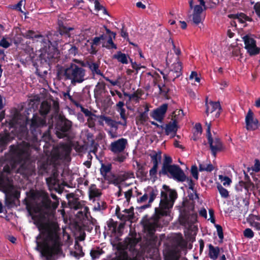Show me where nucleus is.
<instances>
[{
	"mask_svg": "<svg viewBox=\"0 0 260 260\" xmlns=\"http://www.w3.org/2000/svg\"><path fill=\"white\" fill-rule=\"evenodd\" d=\"M162 188L166 191L169 192V201L172 202L174 204L175 200L177 198V193L175 190L171 189L169 187L166 185H164Z\"/></svg>",
	"mask_w": 260,
	"mask_h": 260,
	"instance_id": "f704fd0d",
	"label": "nucleus"
},
{
	"mask_svg": "<svg viewBox=\"0 0 260 260\" xmlns=\"http://www.w3.org/2000/svg\"><path fill=\"white\" fill-rule=\"evenodd\" d=\"M46 183L48 185V186L53 187L56 185L58 180L55 177L54 175H53L47 178L46 179Z\"/></svg>",
	"mask_w": 260,
	"mask_h": 260,
	"instance_id": "a18cd8bd",
	"label": "nucleus"
},
{
	"mask_svg": "<svg viewBox=\"0 0 260 260\" xmlns=\"http://www.w3.org/2000/svg\"><path fill=\"white\" fill-rule=\"evenodd\" d=\"M103 250H101V251L100 250H94V249H92L91 251H90V256H91L92 258L93 259H95L96 258H98L100 256V255L103 253Z\"/></svg>",
	"mask_w": 260,
	"mask_h": 260,
	"instance_id": "3c124183",
	"label": "nucleus"
},
{
	"mask_svg": "<svg viewBox=\"0 0 260 260\" xmlns=\"http://www.w3.org/2000/svg\"><path fill=\"white\" fill-rule=\"evenodd\" d=\"M107 225L109 230L111 231V233L116 235V227L117 226V222L114 221L112 218L109 219L107 221Z\"/></svg>",
	"mask_w": 260,
	"mask_h": 260,
	"instance_id": "a19ab883",
	"label": "nucleus"
},
{
	"mask_svg": "<svg viewBox=\"0 0 260 260\" xmlns=\"http://www.w3.org/2000/svg\"><path fill=\"white\" fill-rule=\"evenodd\" d=\"M207 137L212 155L216 157L218 152L221 151L223 148L222 143L219 138L213 139L211 133V124H209L207 129Z\"/></svg>",
	"mask_w": 260,
	"mask_h": 260,
	"instance_id": "f8f14e48",
	"label": "nucleus"
},
{
	"mask_svg": "<svg viewBox=\"0 0 260 260\" xmlns=\"http://www.w3.org/2000/svg\"><path fill=\"white\" fill-rule=\"evenodd\" d=\"M148 74L152 76L153 81V84L154 86L160 84L159 82L161 81V76L156 72H154L153 74H151L150 72L148 73Z\"/></svg>",
	"mask_w": 260,
	"mask_h": 260,
	"instance_id": "49530a36",
	"label": "nucleus"
},
{
	"mask_svg": "<svg viewBox=\"0 0 260 260\" xmlns=\"http://www.w3.org/2000/svg\"><path fill=\"white\" fill-rule=\"evenodd\" d=\"M67 198L68 200V204L72 209L78 210L82 209L83 204L79 201L78 198H75L73 193L67 194Z\"/></svg>",
	"mask_w": 260,
	"mask_h": 260,
	"instance_id": "412c9836",
	"label": "nucleus"
},
{
	"mask_svg": "<svg viewBox=\"0 0 260 260\" xmlns=\"http://www.w3.org/2000/svg\"><path fill=\"white\" fill-rule=\"evenodd\" d=\"M146 192H147L149 197L148 201L149 203H152L158 194V190L156 186H148Z\"/></svg>",
	"mask_w": 260,
	"mask_h": 260,
	"instance_id": "7c9ffc66",
	"label": "nucleus"
},
{
	"mask_svg": "<svg viewBox=\"0 0 260 260\" xmlns=\"http://www.w3.org/2000/svg\"><path fill=\"white\" fill-rule=\"evenodd\" d=\"M14 153L16 156L13 158V164H12V169H14L15 167V164H20L23 160V155L24 154V150L22 149L16 148L14 151Z\"/></svg>",
	"mask_w": 260,
	"mask_h": 260,
	"instance_id": "393cba45",
	"label": "nucleus"
},
{
	"mask_svg": "<svg viewBox=\"0 0 260 260\" xmlns=\"http://www.w3.org/2000/svg\"><path fill=\"white\" fill-rule=\"evenodd\" d=\"M182 69V63L179 61V57H178L177 58V62L173 63V68L171 70L173 71V72L176 74L181 75Z\"/></svg>",
	"mask_w": 260,
	"mask_h": 260,
	"instance_id": "79ce46f5",
	"label": "nucleus"
},
{
	"mask_svg": "<svg viewBox=\"0 0 260 260\" xmlns=\"http://www.w3.org/2000/svg\"><path fill=\"white\" fill-rule=\"evenodd\" d=\"M74 30L72 27H67L63 25H59L58 31H51L47 32L45 36L41 35L39 32L32 30H28L22 34V36L28 39L37 41H46L47 45L58 49V45L65 43L68 38L71 37L70 31Z\"/></svg>",
	"mask_w": 260,
	"mask_h": 260,
	"instance_id": "7ed1b4c3",
	"label": "nucleus"
},
{
	"mask_svg": "<svg viewBox=\"0 0 260 260\" xmlns=\"http://www.w3.org/2000/svg\"><path fill=\"white\" fill-rule=\"evenodd\" d=\"M89 198L90 201L94 202L95 201V198H98L102 195V192L101 190L96 187V186L94 184L90 185L89 190Z\"/></svg>",
	"mask_w": 260,
	"mask_h": 260,
	"instance_id": "cd10ccee",
	"label": "nucleus"
},
{
	"mask_svg": "<svg viewBox=\"0 0 260 260\" xmlns=\"http://www.w3.org/2000/svg\"><path fill=\"white\" fill-rule=\"evenodd\" d=\"M41 42V48L38 51L39 55L37 58L42 66L46 68L50 67V64L57 61L60 57L59 49L50 47L47 45L46 41H40Z\"/></svg>",
	"mask_w": 260,
	"mask_h": 260,
	"instance_id": "423d86ee",
	"label": "nucleus"
},
{
	"mask_svg": "<svg viewBox=\"0 0 260 260\" xmlns=\"http://www.w3.org/2000/svg\"><path fill=\"white\" fill-rule=\"evenodd\" d=\"M38 174L39 175H43L44 174L47 173L50 165L48 163L46 159L39 160L37 162Z\"/></svg>",
	"mask_w": 260,
	"mask_h": 260,
	"instance_id": "c85d7f7f",
	"label": "nucleus"
},
{
	"mask_svg": "<svg viewBox=\"0 0 260 260\" xmlns=\"http://www.w3.org/2000/svg\"><path fill=\"white\" fill-rule=\"evenodd\" d=\"M20 197V193L15 191L11 192L6 195L5 203L6 205L9 207L12 208L14 206H16V202Z\"/></svg>",
	"mask_w": 260,
	"mask_h": 260,
	"instance_id": "4be33fe9",
	"label": "nucleus"
},
{
	"mask_svg": "<svg viewBox=\"0 0 260 260\" xmlns=\"http://www.w3.org/2000/svg\"><path fill=\"white\" fill-rule=\"evenodd\" d=\"M22 4L23 0H21L17 4L9 6V8L13 10H17L19 12L23 13V11L21 9V6Z\"/></svg>",
	"mask_w": 260,
	"mask_h": 260,
	"instance_id": "09e8293b",
	"label": "nucleus"
},
{
	"mask_svg": "<svg viewBox=\"0 0 260 260\" xmlns=\"http://www.w3.org/2000/svg\"><path fill=\"white\" fill-rule=\"evenodd\" d=\"M176 113V111L173 113L174 115L172 119V121H170L168 124H166L164 128L165 130V134L167 136L171 135V138H174L176 136L179 128L178 125V121L176 118L177 115Z\"/></svg>",
	"mask_w": 260,
	"mask_h": 260,
	"instance_id": "dca6fc26",
	"label": "nucleus"
},
{
	"mask_svg": "<svg viewBox=\"0 0 260 260\" xmlns=\"http://www.w3.org/2000/svg\"><path fill=\"white\" fill-rule=\"evenodd\" d=\"M100 117L101 119L105 120L106 123L110 124V122H113V120L109 117H107L104 115L98 116L95 114V116H89L87 118L88 126L90 128H92L95 126V121L97 118Z\"/></svg>",
	"mask_w": 260,
	"mask_h": 260,
	"instance_id": "b1692460",
	"label": "nucleus"
},
{
	"mask_svg": "<svg viewBox=\"0 0 260 260\" xmlns=\"http://www.w3.org/2000/svg\"><path fill=\"white\" fill-rule=\"evenodd\" d=\"M113 58L116 59L119 62L123 64L128 63V60L127 56L125 54L122 53L121 51H118L116 54H115Z\"/></svg>",
	"mask_w": 260,
	"mask_h": 260,
	"instance_id": "c9c22d12",
	"label": "nucleus"
},
{
	"mask_svg": "<svg viewBox=\"0 0 260 260\" xmlns=\"http://www.w3.org/2000/svg\"><path fill=\"white\" fill-rule=\"evenodd\" d=\"M39 235L36 237V249L40 252L45 260H54V252H58L62 245L58 234V226L52 224L39 225Z\"/></svg>",
	"mask_w": 260,
	"mask_h": 260,
	"instance_id": "f257e3e1",
	"label": "nucleus"
},
{
	"mask_svg": "<svg viewBox=\"0 0 260 260\" xmlns=\"http://www.w3.org/2000/svg\"><path fill=\"white\" fill-rule=\"evenodd\" d=\"M216 110H218V111L216 113L215 117H218L222 110L219 102H213L211 101L209 103H206V109L205 112L207 116L210 113H212Z\"/></svg>",
	"mask_w": 260,
	"mask_h": 260,
	"instance_id": "aec40b11",
	"label": "nucleus"
},
{
	"mask_svg": "<svg viewBox=\"0 0 260 260\" xmlns=\"http://www.w3.org/2000/svg\"><path fill=\"white\" fill-rule=\"evenodd\" d=\"M209 256L213 260H216L219 254L220 249L218 247H214L211 244H209Z\"/></svg>",
	"mask_w": 260,
	"mask_h": 260,
	"instance_id": "2f4dec72",
	"label": "nucleus"
},
{
	"mask_svg": "<svg viewBox=\"0 0 260 260\" xmlns=\"http://www.w3.org/2000/svg\"><path fill=\"white\" fill-rule=\"evenodd\" d=\"M244 180L240 181L236 185V189L238 192L237 198L240 201H242L245 206H248L249 204L251 192L253 190L254 185L248 174L244 171Z\"/></svg>",
	"mask_w": 260,
	"mask_h": 260,
	"instance_id": "0eeeda50",
	"label": "nucleus"
},
{
	"mask_svg": "<svg viewBox=\"0 0 260 260\" xmlns=\"http://www.w3.org/2000/svg\"><path fill=\"white\" fill-rule=\"evenodd\" d=\"M106 90V84L104 82H98L94 89V96H101L105 92Z\"/></svg>",
	"mask_w": 260,
	"mask_h": 260,
	"instance_id": "72a5a7b5",
	"label": "nucleus"
},
{
	"mask_svg": "<svg viewBox=\"0 0 260 260\" xmlns=\"http://www.w3.org/2000/svg\"><path fill=\"white\" fill-rule=\"evenodd\" d=\"M187 242L182 237L177 240V245L181 248H185L187 246Z\"/></svg>",
	"mask_w": 260,
	"mask_h": 260,
	"instance_id": "4d7b16f0",
	"label": "nucleus"
},
{
	"mask_svg": "<svg viewBox=\"0 0 260 260\" xmlns=\"http://www.w3.org/2000/svg\"><path fill=\"white\" fill-rule=\"evenodd\" d=\"M26 209L27 210L29 216L31 217L32 220H34V223L36 225L37 228L38 229V226L39 227V225L40 224H52L53 227L58 226L54 222H44L43 221L44 219L46 218V215L44 214L43 213L40 212H35L34 208L36 207V205L35 207H33L30 203L28 202H26Z\"/></svg>",
	"mask_w": 260,
	"mask_h": 260,
	"instance_id": "9b49d317",
	"label": "nucleus"
},
{
	"mask_svg": "<svg viewBox=\"0 0 260 260\" xmlns=\"http://www.w3.org/2000/svg\"><path fill=\"white\" fill-rule=\"evenodd\" d=\"M51 108V105L50 103L46 101L42 102L39 110L40 114L43 117L46 118V115L49 113Z\"/></svg>",
	"mask_w": 260,
	"mask_h": 260,
	"instance_id": "c756f323",
	"label": "nucleus"
},
{
	"mask_svg": "<svg viewBox=\"0 0 260 260\" xmlns=\"http://www.w3.org/2000/svg\"><path fill=\"white\" fill-rule=\"evenodd\" d=\"M215 226L216 228L217 235L219 238L222 240L223 239V233L222 226L219 224H215Z\"/></svg>",
	"mask_w": 260,
	"mask_h": 260,
	"instance_id": "680f3d73",
	"label": "nucleus"
},
{
	"mask_svg": "<svg viewBox=\"0 0 260 260\" xmlns=\"http://www.w3.org/2000/svg\"><path fill=\"white\" fill-rule=\"evenodd\" d=\"M243 235L245 238L251 239L254 237V233L251 229L246 228L243 231Z\"/></svg>",
	"mask_w": 260,
	"mask_h": 260,
	"instance_id": "864d4df0",
	"label": "nucleus"
},
{
	"mask_svg": "<svg viewBox=\"0 0 260 260\" xmlns=\"http://www.w3.org/2000/svg\"><path fill=\"white\" fill-rule=\"evenodd\" d=\"M253 9L258 17L260 18V2L254 4Z\"/></svg>",
	"mask_w": 260,
	"mask_h": 260,
	"instance_id": "338daca9",
	"label": "nucleus"
},
{
	"mask_svg": "<svg viewBox=\"0 0 260 260\" xmlns=\"http://www.w3.org/2000/svg\"><path fill=\"white\" fill-rule=\"evenodd\" d=\"M172 162L171 157L165 155L164 160L159 175H167L168 173L173 178L178 182H184L185 180V174L181 168L177 165H171Z\"/></svg>",
	"mask_w": 260,
	"mask_h": 260,
	"instance_id": "6e6552de",
	"label": "nucleus"
},
{
	"mask_svg": "<svg viewBox=\"0 0 260 260\" xmlns=\"http://www.w3.org/2000/svg\"><path fill=\"white\" fill-rule=\"evenodd\" d=\"M161 153L160 151L156 152L154 151L152 153L149 154L151 158V161L153 163V166L158 167V165L160 162L161 159Z\"/></svg>",
	"mask_w": 260,
	"mask_h": 260,
	"instance_id": "473e14b6",
	"label": "nucleus"
},
{
	"mask_svg": "<svg viewBox=\"0 0 260 260\" xmlns=\"http://www.w3.org/2000/svg\"><path fill=\"white\" fill-rule=\"evenodd\" d=\"M183 209L181 212L180 217V222L182 224L188 223L190 212L193 211L194 208V201H184L183 203Z\"/></svg>",
	"mask_w": 260,
	"mask_h": 260,
	"instance_id": "4468645a",
	"label": "nucleus"
},
{
	"mask_svg": "<svg viewBox=\"0 0 260 260\" xmlns=\"http://www.w3.org/2000/svg\"><path fill=\"white\" fill-rule=\"evenodd\" d=\"M83 66L87 67L91 72L93 76L95 75H103V73L100 70V63L92 61H87L85 65Z\"/></svg>",
	"mask_w": 260,
	"mask_h": 260,
	"instance_id": "5701e85b",
	"label": "nucleus"
},
{
	"mask_svg": "<svg viewBox=\"0 0 260 260\" xmlns=\"http://www.w3.org/2000/svg\"><path fill=\"white\" fill-rule=\"evenodd\" d=\"M72 122L66 117L59 116L55 125V134L59 139L67 137L71 129Z\"/></svg>",
	"mask_w": 260,
	"mask_h": 260,
	"instance_id": "9d476101",
	"label": "nucleus"
},
{
	"mask_svg": "<svg viewBox=\"0 0 260 260\" xmlns=\"http://www.w3.org/2000/svg\"><path fill=\"white\" fill-rule=\"evenodd\" d=\"M63 76L66 80H71L72 85H76L85 80L86 71L82 67L71 63L64 69Z\"/></svg>",
	"mask_w": 260,
	"mask_h": 260,
	"instance_id": "1a4fd4ad",
	"label": "nucleus"
},
{
	"mask_svg": "<svg viewBox=\"0 0 260 260\" xmlns=\"http://www.w3.org/2000/svg\"><path fill=\"white\" fill-rule=\"evenodd\" d=\"M192 21L195 24L198 25L201 22V15L192 14Z\"/></svg>",
	"mask_w": 260,
	"mask_h": 260,
	"instance_id": "69168bd1",
	"label": "nucleus"
},
{
	"mask_svg": "<svg viewBox=\"0 0 260 260\" xmlns=\"http://www.w3.org/2000/svg\"><path fill=\"white\" fill-rule=\"evenodd\" d=\"M79 108H80L81 111L83 112L85 116L86 117L95 116V114L92 113L90 111H89L88 109L84 108L81 104L80 106H78Z\"/></svg>",
	"mask_w": 260,
	"mask_h": 260,
	"instance_id": "5fc2aeb1",
	"label": "nucleus"
},
{
	"mask_svg": "<svg viewBox=\"0 0 260 260\" xmlns=\"http://www.w3.org/2000/svg\"><path fill=\"white\" fill-rule=\"evenodd\" d=\"M254 165L251 167V170L255 173L260 171V161L258 159L256 158L254 161Z\"/></svg>",
	"mask_w": 260,
	"mask_h": 260,
	"instance_id": "603ef678",
	"label": "nucleus"
},
{
	"mask_svg": "<svg viewBox=\"0 0 260 260\" xmlns=\"http://www.w3.org/2000/svg\"><path fill=\"white\" fill-rule=\"evenodd\" d=\"M120 35L123 38L126 39L127 41H129L128 34L127 32V30L125 29V25L124 24H122V26L120 30Z\"/></svg>",
	"mask_w": 260,
	"mask_h": 260,
	"instance_id": "052dcab7",
	"label": "nucleus"
},
{
	"mask_svg": "<svg viewBox=\"0 0 260 260\" xmlns=\"http://www.w3.org/2000/svg\"><path fill=\"white\" fill-rule=\"evenodd\" d=\"M47 125L46 118L41 117L37 114L33 115L30 120V130L34 135H37L40 129Z\"/></svg>",
	"mask_w": 260,
	"mask_h": 260,
	"instance_id": "ddd939ff",
	"label": "nucleus"
},
{
	"mask_svg": "<svg viewBox=\"0 0 260 260\" xmlns=\"http://www.w3.org/2000/svg\"><path fill=\"white\" fill-rule=\"evenodd\" d=\"M131 237H127L125 239V243L127 246L129 247L130 251H134L135 249V246L139 242V240L136 238V233L132 234Z\"/></svg>",
	"mask_w": 260,
	"mask_h": 260,
	"instance_id": "a878e982",
	"label": "nucleus"
},
{
	"mask_svg": "<svg viewBox=\"0 0 260 260\" xmlns=\"http://www.w3.org/2000/svg\"><path fill=\"white\" fill-rule=\"evenodd\" d=\"M202 6L197 5L194 6L193 14L201 15L204 10Z\"/></svg>",
	"mask_w": 260,
	"mask_h": 260,
	"instance_id": "e2e57ef3",
	"label": "nucleus"
},
{
	"mask_svg": "<svg viewBox=\"0 0 260 260\" xmlns=\"http://www.w3.org/2000/svg\"><path fill=\"white\" fill-rule=\"evenodd\" d=\"M136 164L137 166V177H145L146 176L147 172L145 171V168L144 165H141L138 161H136Z\"/></svg>",
	"mask_w": 260,
	"mask_h": 260,
	"instance_id": "58836bf2",
	"label": "nucleus"
},
{
	"mask_svg": "<svg viewBox=\"0 0 260 260\" xmlns=\"http://www.w3.org/2000/svg\"><path fill=\"white\" fill-rule=\"evenodd\" d=\"M157 87L160 93L167 94L170 91V89L166 87L165 84H162V85L160 84H158Z\"/></svg>",
	"mask_w": 260,
	"mask_h": 260,
	"instance_id": "bf43d9fd",
	"label": "nucleus"
},
{
	"mask_svg": "<svg viewBox=\"0 0 260 260\" xmlns=\"http://www.w3.org/2000/svg\"><path fill=\"white\" fill-rule=\"evenodd\" d=\"M127 141L125 138H121L112 142L109 149L114 153H119L123 152L125 148Z\"/></svg>",
	"mask_w": 260,
	"mask_h": 260,
	"instance_id": "a211bd4d",
	"label": "nucleus"
},
{
	"mask_svg": "<svg viewBox=\"0 0 260 260\" xmlns=\"http://www.w3.org/2000/svg\"><path fill=\"white\" fill-rule=\"evenodd\" d=\"M169 79L171 80V81H174L175 79L179 77L181 75L178 74H176L173 72V71L171 70L169 72Z\"/></svg>",
	"mask_w": 260,
	"mask_h": 260,
	"instance_id": "0e129e2a",
	"label": "nucleus"
},
{
	"mask_svg": "<svg viewBox=\"0 0 260 260\" xmlns=\"http://www.w3.org/2000/svg\"><path fill=\"white\" fill-rule=\"evenodd\" d=\"M167 192L165 190L161 191V199L159 207L155 208L154 214L152 217L149 218H143L141 221L144 233L149 239L153 241H155L157 239V237L155 235L156 230L161 228L160 219L169 215L171 209L173 206L172 202L169 201Z\"/></svg>",
	"mask_w": 260,
	"mask_h": 260,
	"instance_id": "f03ea898",
	"label": "nucleus"
},
{
	"mask_svg": "<svg viewBox=\"0 0 260 260\" xmlns=\"http://www.w3.org/2000/svg\"><path fill=\"white\" fill-rule=\"evenodd\" d=\"M31 197L37 201L36 207L34 208L35 212H40L46 214L47 216L54 212L59 205V199L56 194H51V198L54 200L51 201L49 194L42 190L32 192Z\"/></svg>",
	"mask_w": 260,
	"mask_h": 260,
	"instance_id": "39448f33",
	"label": "nucleus"
},
{
	"mask_svg": "<svg viewBox=\"0 0 260 260\" xmlns=\"http://www.w3.org/2000/svg\"><path fill=\"white\" fill-rule=\"evenodd\" d=\"M133 188L128 189L127 191L124 192V197L126 199V202L129 204L131 199L133 196Z\"/></svg>",
	"mask_w": 260,
	"mask_h": 260,
	"instance_id": "13d9d810",
	"label": "nucleus"
},
{
	"mask_svg": "<svg viewBox=\"0 0 260 260\" xmlns=\"http://www.w3.org/2000/svg\"><path fill=\"white\" fill-rule=\"evenodd\" d=\"M217 188L221 197L223 198H227L229 196L228 190L224 188L221 184H218Z\"/></svg>",
	"mask_w": 260,
	"mask_h": 260,
	"instance_id": "c03bdc74",
	"label": "nucleus"
},
{
	"mask_svg": "<svg viewBox=\"0 0 260 260\" xmlns=\"http://www.w3.org/2000/svg\"><path fill=\"white\" fill-rule=\"evenodd\" d=\"M246 128L248 131H255L258 127V120L254 118V114L249 109L245 117Z\"/></svg>",
	"mask_w": 260,
	"mask_h": 260,
	"instance_id": "f3484780",
	"label": "nucleus"
},
{
	"mask_svg": "<svg viewBox=\"0 0 260 260\" xmlns=\"http://www.w3.org/2000/svg\"><path fill=\"white\" fill-rule=\"evenodd\" d=\"M113 37L111 35L108 36L107 41L106 42H103L102 47H105L108 49H117L116 45L113 42L112 39Z\"/></svg>",
	"mask_w": 260,
	"mask_h": 260,
	"instance_id": "4c0bfd02",
	"label": "nucleus"
},
{
	"mask_svg": "<svg viewBox=\"0 0 260 260\" xmlns=\"http://www.w3.org/2000/svg\"><path fill=\"white\" fill-rule=\"evenodd\" d=\"M111 169L112 165L111 164L109 163L107 165L102 164L100 173L105 179H107V175L111 171Z\"/></svg>",
	"mask_w": 260,
	"mask_h": 260,
	"instance_id": "e433bc0d",
	"label": "nucleus"
},
{
	"mask_svg": "<svg viewBox=\"0 0 260 260\" xmlns=\"http://www.w3.org/2000/svg\"><path fill=\"white\" fill-rule=\"evenodd\" d=\"M60 155L58 153H54L51 154L50 156H49L46 159L48 162V163L50 165V166L52 165L54 166L57 161L59 159Z\"/></svg>",
	"mask_w": 260,
	"mask_h": 260,
	"instance_id": "ea45409f",
	"label": "nucleus"
},
{
	"mask_svg": "<svg viewBox=\"0 0 260 260\" xmlns=\"http://www.w3.org/2000/svg\"><path fill=\"white\" fill-rule=\"evenodd\" d=\"M245 44V48L250 56L255 55L259 53L260 49L256 47V41L248 35L243 38Z\"/></svg>",
	"mask_w": 260,
	"mask_h": 260,
	"instance_id": "2eb2a0df",
	"label": "nucleus"
},
{
	"mask_svg": "<svg viewBox=\"0 0 260 260\" xmlns=\"http://www.w3.org/2000/svg\"><path fill=\"white\" fill-rule=\"evenodd\" d=\"M3 132L0 133V149H6L8 144L18 136L21 127L19 116L14 114L7 117L5 122L2 123Z\"/></svg>",
	"mask_w": 260,
	"mask_h": 260,
	"instance_id": "20e7f679",
	"label": "nucleus"
},
{
	"mask_svg": "<svg viewBox=\"0 0 260 260\" xmlns=\"http://www.w3.org/2000/svg\"><path fill=\"white\" fill-rule=\"evenodd\" d=\"M168 104H164L158 108L154 109L150 114V116L155 120L161 122L165 117L168 109Z\"/></svg>",
	"mask_w": 260,
	"mask_h": 260,
	"instance_id": "6ab92c4d",
	"label": "nucleus"
},
{
	"mask_svg": "<svg viewBox=\"0 0 260 260\" xmlns=\"http://www.w3.org/2000/svg\"><path fill=\"white\" fill-rule=\"evenodd\" d=\"M125 224V222H123L120 223L118 224V225H117L116 230V235H118V236L122 235V234H123Z\"/></svg>",
	"mask_w": 260,
	"mask_h": 260,
	"instance_id": "8fccbe9b",
	"label": "nucleus"
},
{
	"mask_svg": "<svg viewBox=\"0 0 260 260\" xmlns=\"http://www.w3.org/2000/svg\"><path fill=\"white\" fill-rule=\"evenodd\" d=\"M251 226L254 228L255 230L257 231L260 230V223L257 221H249Z\"/></svg>",
	"mask_w": 260,
	"mask_h": 260,
	"instance_id": "774afa93",
	"label": "nucleus"
},
{
	"mask_svg": "<svg viewBox=\"0 0 260 260\" xmlns=\"http://www.w3.org/2000/svg\"><path fill=\"white\" fill-rule=\"evenodd\" d=\"M191 174L192 177L198 180L199 178V173L198 167L196 165L192 166L190 170Z\"/></svg>",
	"mask_w": 260,
	"mask_h": 260,
	"instance_id": "6e6d98bb",
	"label": "nucleus"
},
{
	"mask_svg": "<svg viewBox=\"0 0 260 260\" xmlns=\"http://www.w3.org/2000/svg\"><path fill=\"white\" fill-rule=\"evenodd\" d=\"M107 208L106 203L103 201L98 200L96 204L94 205L93 210L95 211H101L105 210Z\"/></svg>",
	"mask_w": 260,
	"mask_h": 260,
	"instance_id": "37998d69",
	"label": "nucleus"
},
{
	"mask_svg": "<svg viewBox=\"0 0 260 260\" xmlns=\"http://www.w3.org/2000/svg\"><path fill=\"white\" fill-rule=\"evenodd\" d=\"M124 105V103L123 102L119 101L116 104V110L119 113L121 118L123 120V122H119V124L123 125H126L127 116L125 114L126 110L123 108Z\"/></svg>",
	"mask_w": 260,
	"mask_h": 260,
	"instance_id": "bb28decb",
	"label": "nucleus"
},
{
	"mask_svg": "<svg viewBox=\"0 0 260 260\" xmlns=\"http://www.w3.org/2000/svg\"><path fill=\"white\" fill-rule=\"evenodd\" d=\"M148 114H145V113L143 112L141 113L139 116L137 117L138 121L142 124H144L148 120Z\"/></svg>",
	"mask_w": 260,
	"mask_h": 260,
	"instance_id": "de8ad7c7",
	"label": "nucleus"
}]
</instances>
